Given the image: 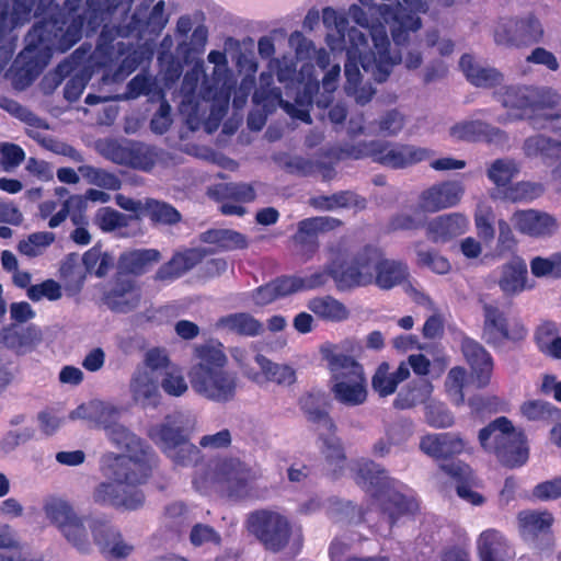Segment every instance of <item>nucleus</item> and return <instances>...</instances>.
Here are the masks:
<instances>
[{"label": "nucleus", "instance_id": "obj_49", "mask_svg": "<svg viewBox=\"0 0 561 561\" xmlns=\"http://www.w3.org/2000/svg\"><path fill=\"white\" fill-rule=\"evenodd\" d=\"M148 217L154 225L173 226L181 221L182 216L180 211L172 205L153 199H145L144 215Z\"/></svg>", "mask_w": 561, "mask_h": 561}, {"label": "nucleus", "instance_id": "obj_22", "mask_svg": "<svg viewBox=\"0 0 561 561\" xmlns=\"http://www.w3.org/2000/svg\"><path fill=\"white\" fill-rule=\"evenodd\" d=\"M497 285L506 297H514L530 288L527 285L528 271L525 261L518 256L499 267Z\"/></svg>", "mask_w": 561, "mask_h": 561}, {"label": "nucleus", "instance_id": "obj_41", "mask_svg": "<svg viewBox=\"0 0 561 561\" xmlns=\"http://www.w3.org/2000/svg\"><path fill=\"white\" fill-rule=\"evenodd\" d=\"M310 205L320 210H334L337 208L364 209L366 199L354 192L343 191L332 195H319L310 199Z\"/></svg>", "mask_w": 561, "mask_h": 561}, {"label": "nucleus", "instance_id": "obj_23", "mask_svg": "<svg viewBox=\"0 0 561 561\" xmlns=\"http://www.w3.org/2000/svg\"><path fill=\"white\" fill-rule=\"evenodd\" d=\"M106 436L117 448L126 450L125 455L115 454L116 457L138 459L146 456L149 463H156V455L152 449L124 425L119 423L114 425Z\"/></svg>", "mask_w": 561, "mask_h": 561}, {"label": "nucleus", "instance_id": "obj_58", "mask_svg": "<svg viewBox=\"0 0 561 561\" xmlns=\"http://www.w3.org/2000/svg\"><path fill=\"white\" fill-rule=\"evenodd\" d=\"M342 225L341 220L329 217V216H320V217H312L301 220L298 224V230L299 238L302 234H306L307 237H311L314 240L318 241V234L333 230Z\"/></svg>", "mask_w": 561, "mask_h": 561}, {"label": "nucleus", "instance_id": "obj_63", "mask_svg": "<svg viewBox=\"0 0 561 561\" xmlns=\"http://www.w3.org/2000/svg\"><path fill=\"white\" fill-rule=\"evenodd\" d=\"M331 518L339 524H358L365 520V512L350 501L336 502L330 511Z\"/></svg>", "mask_w": 561, "mask_h": 561}, {"label": "nucleus", "instance_id": "obj_1", "mask_svg": "<svg viewBox=\"0 0 561 561\" xmlns=\"http://www.w3.org/2000/svg\"><path fill=\"white\" fill-rule=\"evenodd\" d=\"M347 14L357 25L368 28L370 34L371 44L365 34L356 27H351L347 31V60L344 66L346 93L354 96L357 103L366 104L375 91L369 84L360 85L362 73L358 64L376 81L383 82L390 76L393 67L400 64L401 55L391 51L385 24L381 22L370 24L364 10L356 4L348 8Z\"/></svg>", "mask_w": 561, "mask_h": 561}, {"label": "nucleus", "instance_id": "obj_14", "mask_svg": "<svg viewBox=\"0 0 561 561\" xmlns=\"http://www.w3.org/2000/svg\"><path fill=\"white\" fill-rule=\"evenodd\" d=\"M367 154L385 167L404 169L415 163L431 159L434 151L408 144H390L386 141H371Z\"/></svg>", "mask_w": 561, "mask_h": 561}, {"label": "nucleus", "instance_id": "obj_30", "mask_svg": "<svg viewBox=\"0 0 561 561\" xmlns=\"http://www.w3.org/2000/svg\"><path fill=\"white\" fill-rule=\"evenodd\" d=\"M202 260L203 253L195 249L175 253L170 261L158 268L154 274V279L159 282H172L192 270Z\"/></svg>", "mask_w": 561, "mask_h": 561}, {"label": "nucleus", "instance_id": "obj_7", "mask_svg": "<svg viewBox=\"0 0 561 561\" xmlns=\"http://www.w3.org/2000/svg\"><path fill=\"white\" fill-rule=\"evenodd\" d=\"M357 482L374 497L375 504L388 515L389 524L417 510V503L396 490V481L388 476L387 470L371 460L357 463Z\"/></svg>", "mask_w": 561, "mask_h": 561}, {"label": "nucleus", "instance_id": "obj_47", "mask_svg": "<svg viewBox=\"0 0 561 561\" xmlns=\"http://www.w3.org/2000/svg\"><path fill=\"white\" fill-rule=\"evenodd\" d=\"M522 536L529 540L538 534L546 533L552 525L553 517L548 512L523 511L517 516Z\"/></svg>", "mask_w": 561, "mask_h": 561}, {"label": "nucleus", "instance_id": "obj_64", "mask_svg": "<svg viewBox=\"0 0 561 561\" xmlns=\"http://www.w3.org/2000/svg\"><path fill=\"white\" fill-rule=\"evenodd\" d=\"M545 187L540 183L522 181L506 190L505 196L513 202L533 201L541 196Z\"/></svg>", "mask_w": 561, "mask_h": 561}, {"label": "nucleus", "instance_id": "obj_43", "mask_svg": "<svg viewBox=\"0 0 561 561\" xmlns=\"http://www.w3.org/2000/svg\"><path fill=\"white\" fill-rule=\"evenodd\" d=\"M160 260L161 253L158 250L140 249L123 253L119 257V266L127 273L140 275Z\"/></svg>", "mask_w": 561, "mask_h": 561}, {"label": "nucleus", "instance_id": "obj_54", "mask_svg": "<svg viewBox=\"0 0 561 561\" xmlns=\"http://www.w3.org/2000/svg\"><path fill=\"white\" fill-rule=\"evenodd\" d=\"M467 371L463 367L460 366L453 367L446 376L444 382L445 390L450 401L456 405H461L465 403L463 388L467 383Z\"/></svg>", "mask_w": 561, "mask_h": 561}, {"label": "nucleus", "instance_id": "obj_4", "mask_svg": "<svg viewBox=\"0 0 561 561\" xmlns=\"http://www.w3.org/2000/svg\"><path fill=\"white\" fill-rule=\"evenodd\" d=\"M193 364L188 369L192 389L201 397L217 403L232 401L239 379L227 368L229 358L221 342L210 340L195 344Z\"/></svg>", "mask_w": 561, "mask_h": 561}, {"label": "nucleus", "instance_id": "obj_50", "mask_svg": "<svg viewBox=\"0 0 561 561\" xmlns=\"http://www.w3.org/2000/svg\"><path fill=\"white\" fill-rule=\"evenodd\" d=\"M519 171V164L514 159L500 158L488 165L486 176L496 187H506Z\"/></svg>", "mask_w": 561, "mask_h": 561}, {"label": "nucleus", "instance_id": "obj_62", "mask_svg": "<svg viewBox=\"0 0 561 561\" xmlns=\"http://www.w3.org/2000/svg\"><path fill=\"white\" fill-rule=\"evenodd\" d=\"M425 421L432 427L445 428L451 426L455 419L445 403L431 400L425 405Z\"/></svg>", "mask_w": 561, "mask_h": 561}, {"label": "nucleus", "instance_id": "obj_56", "mask_svg": "<svg viewBox=\"0 0 561 561\" xmlns=\"http://www.w3.org/2000/svg\"><path fill=\"white\" fill-rule=\"evenodd\" d=\"M203 240L226 250L243 249L248 245L243 234L228 229L209 230L203 234Z\"/></svg>", "mask_w": 561, "mask_h": 561}, {"label": "nucleus", "instance_id": "obj_3", "mask_svg": "<svg viewBox=\"0 0 561 561\" xmlns=\"http://www.w3.org/2000/svg\"><path fill=\"white\" fill-rule=\"evenodd\" d=\"M148 458L131 459L106 453L101 457L100 471L107 481L99 483L92 493L93 501L125 511H136L145 503L139 485L146 482L154 463Z\"/></svg>", "mask_w": 561, "mask_h": 561}, {"label": "nucleus", "instance_id": "obj_52", "mask_svg": "<svg viewBox=\"0 0 561 561\" xmlns=\"http://www.w3.org/2000/svg\"><path fill=\"white\" fill-rule=\"evenodd\" d=\"M64 538L80 551H89L91 541L89 530L85 527L84 518L78 513L69 523L60 530Z\"/></svg>", "mask_w": 561, "mask_h": 561}, {"label": "nucleus", "instance_id": "obj_20", "mask_svg": "<svg viewBox=\"0 0 561 561\" xmlns=\"http://www.w3.org/2000/svg\"><path fill=\"white\" fill-rule=\"evenodd\" d=\"M469 228V220L459 213L440 215L426 226V237L434 243H447L463 234Z\"/></svg>", "mask_w": 561, "mask_h": 561}, {"label": "nucleus", "instance_id": "obj_33", "mask_svg": "<svg viewBox=\"0 0 561 561\" xmlns=\"http://www.w3.org/2000/svg\"><path fill=\"white\" fill-rule=\"evenodd\" d=\"M251 478L250 469L237 459H226L217 465V481L226 484L232 493H241Z\"/></svg>", "mask_w": 561, "mask_h": 561}, {"label": "nucleus", "instance_id": "obj_60", "mask_svg": "<svg viewBox=\"0 0 561 561\" xmlns=\"http://www.w3.org/2000/svg\"><path fill=\"white\" fill-rule=\"evenodd\" d=\"M207 59L209 62L215 65L214 68V81L216 84H221L220 89L226 96L230 94V90L233 85L231 75L228 69V60L225 53L219 50H211Z\"/></svg>", "mask_w": 561, "mask_h": 561}, {"label": "nucleus", "instance_id": "obj_13", "mask_svg": "<svg viewBox=\"0 0 561 561\" xmlns=\"http://www.w3.org/2000/svg\"><path fill=\"white\" fill-rule=\"evenodd\" d=\"M545 30L533 14L501 19L493 33L494 42L506 47L530 46L542 41Z\"/></svg>", "mask_w": 561, "mask_h": 561}, {"label": "nucleus", "instance_id": "obj_16", "mask_svg": "<svg viewBox=\"0 0 561 561\" xmlns=\"http://www.w3.org/2000/svg\"><path fill=\"white\" fill-rule=\"evenodd\" d=\"M88 525L94 543L103 552L117 559L127 558L134 552V543L125 539L121 530L107 518L103 516L91 517Z\"/></svg>", "mask_w": 561, "mask_h": 561}, {"label": "nucleus", "instance_id": "obj_48", "mask_svg": "<svg viewBox=\"0 0 561 561\" xmlns=\"http://www.w3.org/2000/svg\"><path fill=\"white\" fill-rule=\"evenodd\" d=\"M308 308L316 316L328 321H343L350 314L347 308L331 296L312 298L308 302Z\"/></svg>", "mask_w": 561, "mask_h": 561}, {"label": "nucleus", "instance_id": "obj_55", "mask_svg": "<svg viewBox=\"0 0 561 561\" xmlns=\"http://www.w3.org/2000/svg\"><path fill=\"white\" fill-rule=\"evenodd\" d=\"M55 241V234L48 231L34 232L22 239L18 244V251L25 256L35 257Z\"/></svg>", "mask_w": 561, "mask_h": 561}, {"label": "nucleus", "instance_id": "obj_34", "mask_svg": "<svg viewBox=\"0 0 561 561\" xmlns=\"http://www.w3.org/2000/svg\"><path fill=\"white\" fill-rule=\"evenodd\" d=\"M410 376V369L407 363L402 362L396 371H390V365L382 362L376 369L371 386L375 392L380 397H388L396 392L398 385Z\"/></svg>", "mask_w": 561, "mask_h": 561}, {"label": "nucleus", "instance_id": "obj_17", "mask_svg": "<svg viewBox=\"0 0 561 561\" xmlns=\"http://www.w3.org/2000/svg\"><path fill=\"white\" fill-rule=\"evenodd\" d=\"M106 307L117 313H128L140 306L141 288L138 282L127 275H118L103 297Z\"/></svg>", "mask_w": 561, "mask_h": 561}, {"label": "nucleus", "instance_id": "obj_37", "mask_svg": "<svg viewBox=\"0 0 561 561\" xmlns=\"http://www.w3.org/2000/svg\"><path fill=\"white\" fill-rule=\"evenodd\" d=\"M497 101L512 111L513 118L529 121V85H508L496 92Z\"/></svg>", "mask_w": 561, "mask_h": 561}, {"label": "nucleus", "instance_id": "obj_31", "mask_svg": "<svg viewBox=\"0 0 561 561\" xmlns=\"http://www.w3.org/2000/svg\"><path fill=\"white\" fill-rule=\"evenodd\" d=\"M254 360L263 377L260 382H255L259 386L274 382L280 387H290L297 381L296 369L288 364L274 363L260 353H256Z\"/></svg>", "mask_w": 561, "mask_h": 561}, {"label": "nucleus", "instance_id": "obj_10", "mask_svg": "<svg viewBox=\"0 0 561 561\" xmlns=\"http://www.w3.org/2000/svg\"><path fill=\"white\" fill-rule=\"evenodd\" d=\"M481 446L494 453L505 466L514 468L528 459L525 436L517 431L506 417L501 416L479 432Z\"/></svg>", "mask_w": 561, "mask_h": 561}, {"label": "nucleus", "instance_id": "obj_19", "mask_svg": "<svg viewBox=\"0 0 561 561\" xmlns=\"http://www.w3.org/2000/svg\"><path fill=\"white\" fill-rule=\"evenodd\" d=\"M461 352L470 366L472 381L479 388L486 387L493 371V360L489 352L478 342L468 337L461 342Z\"/></svg>", "mask_w": 561, "mask_h": 561}, {"label": "nucleus", "instance_id": "obj_9", "mask_svg": "<svg viewBox=\"0 0 561 561\" xmlns=\"http://www.w3.org/2000/svg\"><path fill=\"white\" fill-rule=\"evenodd\" d=\"M465 194L460 181L448 180L434 183L424 188L417 197L416 208L412 214L402 213L394 218L401 229H414L424 225L426 215L457 206Z\"/></svg>", "mask_w": 561, "mask_h": 561}, {"label": "nucleus", "instance_id": "obj_36", "mask_svg": "<svg viewBox=\"0 0 561 561\" xmlns=\"http://www.w3.org/2000/svg\"><path fill=\"white\" fill-rule=\"evenodd\" d=\"M327 404V396L323 391H311L301 399V408L309 422L329 433L335 430V424L328 411L322 408Z\"/></svg>", "mask_w": 561, "mask_h": 561}, {"label": "nucleus", "instance_id": "obj_26", "mask_svg": "<svg viewBox=\"0 0 561 561\" xmlns=\"http://www.w3.org/2000/svg\"><path fill=\"white\" fill-rule=\"evenodd\" d=\"M133 400L142 407H156L160 401L157 377L148 369H136L130 378Z\"/></svg>", "mask_w": 561, "mask_h": 561}, {"label": "nucleus", "instance_id": "obj_32", "mask_svg": "<svg viewBox=\"0 0 561 561\" xmlns=\"http://www.w3.org/2000/svg\"><path fill=\"white\" fill-rule=\"evenodd\" d=\"M215 328L240 336H257L264 332V324L248 312H236L220 317Z\"/></svg>", "mask_w": 561, "mask_h": 561}, {"label": "nucleus", "instance_id": "obj_11", "mask_svg": "<svg viewBox=\"0 0 561 561\" xmlns=\"http://www.w3.org/2000/svg\"><path fill=\"white\" fill-rule=\"evenodd\" d=\"M187 424L188 419L183 413L176 412L148 431L150 439L179 466H190L198 456L197 447L190 443L185 433Z\"/></svg>", "mask_w": 561, "mask_h": 561}, {"label": "nucleus", "instance_id": "obj_24", "mask_svg": "<svg viewBox=\"0 0 561 561\" xmlns=\"http://www.w3.org/2000/svg\"><path fill=\"white\" fill-rule=\"evenodd\" d=\"M467 442L455 433L427 434L420 440V449L434 458H446L462 453Z\"/></svg>", "mask_w": 561, "mask_h": 561}, {"label": "nucleus", "instance_id": "obj_44", "mask_svg": "<svg viewBox=\"0 0 561 561\" xmlns=\"http://www.w3.org/2000/svg\"><path fill=\"white\" fill-rule=\"evenodd\" d=\"M330 259V264H328L323 270L317 271L309 276H289L290 282L294 283V294L321 287L328 282L329 277L333 278L332 271H342V267L340 266V254L331 251Z\"/></svg>", "mask_w": 561, "mask_h": 561}, {"label": "nucleus", "instance_id": "obj_35", "mask_svg": "<svg viewBox=\"0 0 561 561\" xmlns=\"http://www.w3.org/2000/svg\"><path fill=\"white\" fill-rule=\"evenodd\" d=\"M459 65L466 78L476 87L492 88L503 81L501 72L495 68L481 65L471 55H463Z\"/></svg>", "mask_w": 561, "mask_h": 561}, {"label": "nucleus", "instance_id": "obj_8", "mask_svg": "<svg viewBox=\"0 0 561 561\" xmlns=\"http://www.w3.org/2000/svg\"><path fill=\"white\" fill-rule=\"evenodd\" d=\"M273 72H276L279 82H287L293 79L295 68L285 60L272 59L268 64V72H262L260 76V87L253 94V101L256 104H261L267 112L278 105L291 117L310 123L309 108L312 102L311 95L304 94L298 96L295 104L284 101L278 89L270 88L273 82Z\"/></svg>", "mask_w": 561, "mask_h": 561}, {"label": "nucleus", "instance_id": "obj_46", "mask_svg": "<svg viewBox=\"0 0 561 561\" xmlns=\"http://www.w3.org/2000/svg\"><path fill=\"white\" fill-rule=\"evenodd\" d=\"M162 150L141 142H128L126 165L141 171L151 170L162 158Z\"/></svg>", "mask_w": 561, "mask_h": 561}, {"label": "nucleus", "instance_id": "obj_12", "mask_svg": "<svg viewBox=\"0 0 561 561\" xmlns=\"http://www.w3.org/2000/svg\"><path fill=\"white\" fill-rule=\"evenodd\" d=\"M482 336L486 343L501 346L507 341L517 342L525 339L527 329L520 319L508 317L493 302L482 301Z\"/></svg>", "mask_w": 561, "mask_h": 561}, {"label": "nucleus", "instance_id": "obj_27", "mask_svg": "<svg viewBox=\"0 0 561 561\" xmlns=\"http://www.w3.org/2000/svg\"><path fill=\"white\" fill-rule=\"evenodd\" d=\"M451 138L460 141H500L505 137L501 130L481 121H465L449 129Z\"/></svg>", "mask_w": 561, "mask_h": 561}, {"label": "nucleus", "instance_id": "obj_51", "mask_svg": "<svg viewBox=\"0 0 561 561\" xmlns=\"http://www.w3.org/2000/svg\"><path fill=\"white\" fill-rule=\"evenodd\" d=\"M46 518L60 531L71 520L77 511L66 500L60 497H50L46 500L43 506Z\"/></svg>", "mask_w": 561, "mask_h": 561}, {"label": "nucleus", "instance_id": "obj_53", "mask_svg": "<svg viewBox=\"0 0 561 561\" xmlns=\"http://www.w3.org/2000/svg\"><path fill=\"white\" fill-rule=\"evenodd\" d=\"M78 172L91 185L105 190L116 191L121 188L122 182L118 176L104 169L83 164L78 168Z\"/></svg>", "mask_w": 561, "mask_h": 561}, {"label": "nucleus", "instance_id": "obj_61", "mask_svg": "<svg viewBox=\"0 0 561 561\" xmlns=\"http://www.w3.org/2000/svg\"><path fill=\"white\" fill-rule=\"evenodd\" d=\"M82 261L87 271L94 273L98 277L105 276L114 265L113 257L96 247L87 251Z\"/></svg>", "mask_w": 561, "mask_h": 561}, {"label": "nucleus", "instance_id": "obj_21", "mask_svg": "<svg viewBox=\"0 0 561 561\" xmlns=\"http://www.w3.org/2000/svg\"><path fill=\"white\" fill-rule=\"evenodd\" d=\"M561 103L560 93L550 87L529 85V121L535 128H546L547 111L557 108Z\"/></svg>", "mask_w": 561, "mask_h": 561}, {"label": "nucleus", "instance_id": "obj_40", "mask_svg": "<svg viewBox=\"0 0 561 561\" xmlns=\"http://www.w3.org/2000/svg\"><path fill=\"white\" fill-rule=\"evenodd\" d=\"M434 386L427 379L413 380L398 393L393 401L397 409H411L420 403L431 401Z\"/></svg>", "mask_w": 561, "mask_h": 561}, {"label": "nucleus", "instance_id": "obj_39", "mask_svg": "<svg viewBox=\"0 0 561 561\" xmlns=\"http://www.w3.org/2000/svg\"><path fill=\"white\" fill-rule=\"evenodd\" d=\"M88 201L83 194L69 195L62 203L61 208L48 220V227H59L69 216L73 225L88 224L85 210Z\"/></svg>", "mask_w": 561, "mask_h": 561}, {"label": "nucleus", "instance_id": "obj_38", "mask_svg": "<svg viewBox=\"0 0 561 561\" xmlns=\"http://www.w3.org/2000/svg\"><path fill=\"white\" fill-rule=\"evenodd\" d=\"M409 274V267L404 262L388 259L382 253L374 284L380 289L388 290L405 282Z\"/></svg>", "mask_w": 561, "mask_h": 561}, {"label": "nucleus", "instance_id": "obj_59", "mask_svg": "<svg viewBox=\"0 0 561 561\" xmlns=\"http://www.w3.org/2000/svg\"><path fill=\"white\" fill-rule=\"evenodd\" d=\"M160 385L162 390L171 397H182L188 390L183 370L178 365H172L162 374Z\"/></svg>", "mask_w": 561, "mask_h": 561}, {"label": "nucleus", "instance_id": "obj_25", "mask_svg": "<svg viewBox=\"0 0 561 561\" xmlns=\"http://www.w3.org/2000/svg\"><path fill=\"white\" fill-rule=\"evenodd\" d=\"M476 547L480 561L504 560L514 557V550L508 540L496 529L482 531L477 538Z\"/></svg>", "mask_w": 561, "mask_h": 561}, {"label": "nucleus", "instance_id": "obj_6", "mask_svg": "<svg viewBox=\"0 0 561 561\" xmlns=\"http://www.w3.org/2000/svg\"><path fill=\"white\" fill-rule=\"evenodd\" d=\"M320 353L330 373V391L334 400L351 408L364 404L368 390L363 366L332 344L322 345Z\"/></svg>", "mask_w": 561, "mask_h": 561}, {"label": "nucleus", "instance_id": "obj_2", "mask_svg": "<svg viewBox=\"0 0 561 561\" xmlns=\"http://www.w3.org/2000/svg\"><path fill=\"white\" fill-rule=\"evenodd\" d=\"M134 0H87L84 16L69 14L60 15L36 24L27 34L26 46L20 57L26 60L31 68H44L53 51H66L73 46L82 35L84 21L87 27L95 30L102 23H110L114 14L121 10L127 13Z\"/></svg>", "mask_w": 561, "mask_h": 561}, {"label": "nucleus", "instance_id": "obj_5", "mask_svg": "<svg viewBox=\"0 0 561 561\" xmlns=\"http://www.w3.org/2000/svg\"><path fill=\"white\" fill-rule=\"evenodd\" d=\"M249 533L273 553L298 556L305 545L302 526L294 524L290 518L275 510H256L247 518Z\"/></svg>", "mask_w": 561, "mask_h": 561}, {"label": "nucleus", "instance_id": "obj_18", "mask_svg": "<svg viewBox=\"0 0 561 561\" xmlns=\"http://www.w3.org/2000/svg\"><path fill=\"white\" fill-rule=\"evenodd\" d=\"M512 220L520 233L533 238H548L559 229V221L553 215L537 209L518 210Z\"/></svg>", "mask_w": 561, "mask_h": 561}, {"label": "nucleus", "instance_id": "obj_29", "mask_svg": "<svg viewBox=\"0 0 561 561\" xmlns=\"http://www.w3.org/2000/svg\"><path fill=\"white\" fill-rule=\"evenodd\" d=\"M1 340L7 347L18 354H26L42 343L43 334L41 329L35 325L25 328L11 325L2 331Z\"/></svg>", "mask_w": 561, "mask_h": 561}, {"label": "nucleus", "instance_id": "obj_42", "mask_svg": "<svg viewBox=\"0 0 561 561\" xmlns=\"http://www.w3.org/2000/svg\"><path fill=\"white\" fill-rule=\"evenodd\" d=\"M523 150L528 158L541 159L545 163H551L561 158V142L543 135L528 137L524 142Z\"/></svg>", "mask_w": 561, "mask_h": 561}, {"label": "nucleus", "instance_id": "obj_45", "mask_svg": "<svg viewBox=\"0 0 561 561\" xmlns=\"http://www.w3.org/2000/svg\"><path fill=\"white\" fill-rule=\"evenodd\" d=\"M293 285L294 283L290 282L289 276L277 278L253 290L251 299L255 306H266L276 299L293 295Z\"/></svg>", "mask_w": 561, "mask_h": 561}, {"label": "nucleus", "instance_id": "obj_15", "mask_svg": "<svg viewBox=\"0 0 561 561\" xmlns=\"http://www.w3.org/2000/svg\"><path fill=\"white\" fill-rule=\"evenodd\" d=\"M382 251L365 248L356 254L353 263L342 271H332L333 279L340 289L374 284Z\"/></svg>", "mask_w": 561, "mask_h": 561}, {"label": "nucleus", "instance_id": "obj_57", "mask_svg": "<svg viewBox=\"0 0 561 561\" xmlns=\"http://www.w3.org/2000/svg\"><path fill=\"white\" fill-rule=\"evenodd\" d=\"M229 354L244 378L254 383L261 381L263 377H261L260 370H256L254 367L256 354L253 355L249 350L241 346L230 347Z\"/></svg>", "mask_w": 561, "mask_h": 561}, {"label": "nucleus", "instance_id": "obj_28", "mask_svg": "<svg viewBox=\"0 0 561 561\" xmlns=\"http://www.w3.org/2000/svg\"><path fill=\"white\" fill-rule=\"evenodd\" d=\"M35 119L38 121V124L33 125L31 122H24L27 125L25 131L28 137L37 141L43 148L54 153L68 157L73 162H83V156L72 146L59 141L50 136L43 135V130H47L49 126L44 119L36 115Z\"/></svg>", "mask_w": 561, "mask_h": 561}]
</instances>
